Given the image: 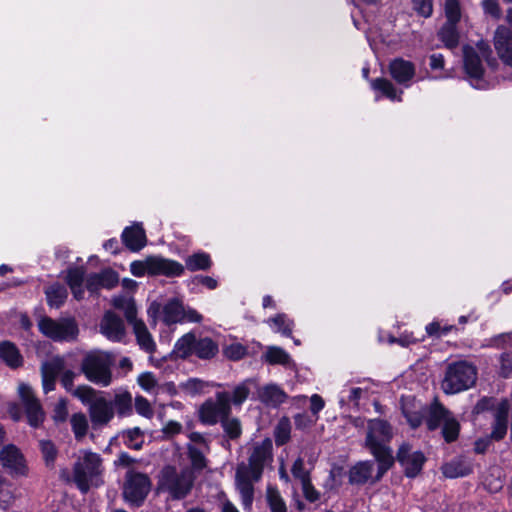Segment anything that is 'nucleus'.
Wrapping results in <instances>:
<instances>
[{
	"label": "nucleus",
	"instance_id": "29",
	"mask_svg": "<svg viewBox=\"0 0 512 512\" xmlns=\"http://www.w3.org/2000/svg\"><path fill=\"white\" fill-rule=\"evenodd\" d=\"M458 23L445 22L438 32V38L445 47L453 49L458 46L460 34L457 28Z\"/></svg>",
	"mask_w": 512,
	"mask_h": 512
},
{
	"label": "nucleus",
	"instance_id": "28",
	"mask_svg": "<svg viewBox=\"0 0 512 512\" xmlns=\"http://www.w3.org/2000/svg\"><path fill=\"white\" fill-rule=\"evenodd\" d=\"M0 358L11 368H17L23 363L18 348L9 341L0 343Z\"/></svg>",
	"mask_w": 512,
	"mask_h": 512
},
{
	"label": "nucleus",
	"instance_id": "22",
	"mask_svg": "<svg viewBox=\"0 0 512 512\" xmlns=\"http://www.w3.org/2000/svg\"><path fill=\"white\" fill-rule=\"evenodd\" d=\"M374 462L373 461H359L353 465L348 472V481L351 485H364L371 480V483H376L373 477Z\"/></svg>",
	"mask_w": 512,
	"mask_h": 512
},
{
	"label": "nucleus",
	"instance_id": "25",
	"mask_svg": "<svg viewBox=\"0 0 512 512\" xmlns=\"http://www.w3.org/2000/svg\"><path fill=\"white\" fill-rule=\"evenodd\" d=\"M133 332L141 350L148 354H153L156 351V343L144 322H136Z\"/></svg>",
	"mask_w": 512,
	"mask_h": 512
},
{
	"label": "nucleus",
	"instance_id": "60",
	"mask_svg": "<svg viewBox=\"0 0 512 512\" xmlns=\"http://www.w3.org/2000/svg\"><path fill=\"white\" fill-rule=\"evenodd\" d=\"M68 416L67 401L64 398L59 399L53 410V418L57 422H64Z\"/></svg>",
	"mask_w": 512,
	"mask_h": 512
},
{
	"label": "nucleus",
	"instance_id": "27",
	"mask_svg": "<svg viewBox=\"0 0 512 512\" xmlns=\"http://www.w3.org/2000/svg\"><path fill=\"white\" fill-rule=\"evenodd\" d=\"M450 412L441 404L434 403L430 406L426 414V425L431 431L443 426L444 421L448 418Z\"/></svg>",
	"mask_w": 512,
	"mask_h": 512
},
{
	"label": "nucleus",
	"instance_id": "14",
	"mask_svg": "<svg viewBox=\"0 0 512 512\" xmlns=\"http://www.w3.org/2000/svg\"><path fill=\"white\" fill-rule=\"evenodd\" d=\"M88 411L93 428L107 425L114 417L113 403L105 397H98L93 401Z\"/></svg>",
	"mask_w": 512,
	"mask_h": 512
},
{
	"label": "nucleus",
	"instance_id": "57",
	"mask_svg": "<svg viewBox=\"0 0 512 512\" xmlns=\"http://www.w3.org/2000/svg\"><path fill=\"white\" fill-rule=\"evenodd\" d=\"M206 384L204 381L200 380V379H197V378H191V379H188L184 384H183V389L190 395H196V394H199L203 391V389L205 388Z\"/></svg>",
	"mask_w": 512,
	"mask_h": 512
},
{
	"label": "nucleus",
	"instance_id": "42",
	"mask_svg": "<svg viewBox=\"0 0 512 512\" xmlns=\"http://www.w3.org/2000/svg\"><path fill=\"white\" fill-rule=\"evenodd\" d=\"M187 450L192 469L195 471L203 470L207 465V459L204 455V449L192 444H188Z\"/></svg>",
	"mask_w": 512,
	"mask_h": 512
},
{
	"label": "nucleus",
	"instance_id": "33",
	"mask_svg": "<svg viewBox=\"0 0 512 512\" xmlns=\"http://www.w3.org/2000/svg\"><path fill=\"white\" fill-rule=\"evenodd\" d=\"M371 87L375 91L380 92L383 96L392 101H401V91L398 93L397 89L391 81L386 78H376L371 81Z\"/></svg>",
	"mask_w": 512,
	"mask_h": 512
},
{
	"label": "nucleus",
	"instance_id": "43",
	"mask_svg": "<svg viewBox=\"0 0 512 512\" xmlns=\"http://www.w3.org/2000/svg\"><path fill=\"white\" fill-rule=\"evenodd\" d=\"M71 394L78 398L84 405H87L88 408L90 407V404L99 397L97 396V391L88 385H80L76 387Z\"/></svg>",
	"mask_w": 512,
	"mask_h": 512
},
{
	"label": "nucleus",
	"instance_id": "62",
	"mask_svg": "<svg viewBox=\"0 0 512 512\" xmlns=\"http://www.w3.org/2000/svg\"><path fill=\"white\" fill-rule=\"evenodd\" d=\"M135 409L138 414L144 416V417H152L153 410L150 406V403L147 399H145L142 396H138L135 399Z\"/></svg>",
	"mask_w": 512,
	"mask_h": 512
},
{
	"label": "nucleus",
	"instance_id": "8",
	"mask_svg": "<svg viewBox=\"0 0 512 512\" xmlns=\"http://www.w3.org/2000/svg\"><path fill=\"white\" fill-rule=\"evenodd\" d=\"M464 68L470 78L479 80L484 74L483 60L494 66L496 59L492 57V50L486 41H478L475 46L463 48Z\"/></svg>",
	"mask_w": 512,
	"mask_h": 512
},
{
	"label": "nucleus",
	"instance_id": "44",
	"mask_svg": "<svg viewBox=\"0 0 512 512\" xmlns=\"http://www.w3.org/2000/svg\"><path fill=\"white\" fill-rule=\"evenodd\" d=\"M459 430V422L450 414L442 426V435L445 441L448 443L455 441L458 438Z\"/></svg>",
	"mask_w": 512,
	"mask_h": 512
},
{
	"label": "nucleus",
	"instance_id": "38",
	"mask_svg": "<svg viewBox=\"0 0 512 512\" xmlns=\"http://www.w3.org/2000/svg\"><path fill=\"white\" fill-rule=\"evenodd\" d=\"M264 358L271 365H288L291 361L290 355L284 349L277 346L268 347Z\"/></svg>",
	"mask_w": 512,
	"mask_h": 512
},
{
	"label": "nucleus",
	"instance_id": "11",
	"mask_svg": "<svg viewBox=\"0 0 512 512\" xmlns=\"http://www.w3.org/2000/svg\"><path fill=\"white\" fill-rule=\"evenodd\" d=\"M150 490V480L142 473L129 472L123 489L124 498L135 506H140Z\"/></svg>",
	"mask_w": 512,
	"mask_h": 512
},
{
	"label": "nucleus",
	"instance_id": "51",
	"mask_svg": "<svg viewBox=\"0 0 512 512\" xmlns=\"http://www.w3.org/2000/svg\"><path fill=\"white\" fill-rule=\"evenodd\" d=\"M269 323L274 324L276 326V331L282 333L286 337H289L292 333L293 324L284 314H278L269 319Z\"/></svg>",
	"mask_w": 512,
	"mask_h": 512
},
{
	"label": "nucleus",
	"instance_id": "61",
	"mask_svg": "<svg viewBox=\"0 0 512 512\" xmlns=\"http://www.w3.org/2000/svg\"><path fill=\"white\" fill-rule=\"evenodd\" d=\"M138 384L146 391H151L157 386V380L153 373L145 372L139 375Z\"/></svg>",
	"mask_w": 512,
	"mask_h": 512
},
{
	"label": "nucleus",
	"instance_id": "17",
	"mask_svg": "<svg viewBox=\"0 0 512 512\" xmlns=\"http://www.w3.org/2000/svg\"><path fill=\"white\" fill-rule=\"evenodd\" d=\"M389 72L398 84L409 87L411 80L416 74V67L411 61L396 58L390 62Z\"/></svg>",
	"mask_w": 512,
	"mask_h": 512
},
{
	"label": "nucleus",
	"instance_id": "19",
	"mask_svg": "<svg viewBox=\"0 0 512 512\" xmlns=\"http://www.w3.org/2000/svg\"><path fill=\"white\" fill-rule=\"evenodd\" d=\"M494 46L499 58L512 67V32L508 28L500 26L496 29Z\"/></svg>",
	"mask_w": 512,
	"mask_h": 512
},
{
	"label": "nucleus",
	"instance_id": "13",
	"mask_svg": "<svg viewBox=\"0 0 512 512\" xmlns=\"http://www.w3.org/2000/svg\"><path fill=\"white\" fill-rule=\"evenodd\" d=\"M397 460L404 468L405 475L414 478L422 470L426 459L421 451H413L409 444H403L398 450Z\"/></svg>",
	"mask_w": 512,
	"mask_h": 512
},
{
	"label": "nucleus",
	"instance_id": "52",
	"mask_svg": "<svg viewBox=\"0 0 512 512\" xmlns=\"http://www.w3.org/2000/svg\"><path fill=\"white\" fill-rule=\"evenodd\" d=\"M290 438V423L288 419L279 421L275 431V441L277 445L285 444Z\"/></svg>",
	"mask_w": 512,
	"mask_h": 512
},
{
	"label": "nucleus",
	"instance_id": "10",
	"mask_svg": "<svg viewBox=\"0 0 512 512\" xmlns=\"http://www.w3.org/2000/svg\"><path fill=\"white\" fill-rule=\"evenodd\" d=\"M200 419L203 423L214 425L231 414V395L228 391H219L215 399L206 400L200 408Z\"/></svg>",
	"mask_w": 512,
	"mask_h": 512
},
{
	"label": "nucleus",
	"instance_id": "15",
	"mask_svg": "<svg viewBox=\"0 0 512 512\" xmlns=\"http://www.w3.org/2000/svg\"><path fill=\"white\" fill-rule=\"evenodd\" d=\"M100 332L108 340L120 342L126 334L124 321L115 313L108 311L100 322Z\"/></svg>",
	"mask_w": 512,
	"mask_h": 512
},
{
	"label": "nucleus",
	"instance_id": "6",
	"mask_svg": "<svg viewBox=\"0 0 512 512\" xmlns=\"http://www.w3.org/2000/svg\"><path fill=\"white\" fill-rule=\"evenodd\" d=\"M147 312L153 318L154 324H156L157 315L160 314L163 323L167 326L184 322L200 323L203 319L200 313L191 307H185L178 298L169 299L164 305L154 301Z\"/></svg>",
	"mask_w": 512,
	"mask_h": 512
},
{
	"label": "nucleus",
	"instance_id": "50",
	"mask_svg": "<svg viewBox=\"0 0 512 512\" xmlns=\"http://www.w3.org/2000/svg\"><path fill=\"white\" fill-rule=\"evenodd\" d=\"M14 500L11 484L0 475V507L6 509Z\"/></svg>",
	"mask_w": 512,
	"mask_h": 512
},
{
	"label": "nucleus",
	"instance_id": "58",
	"mask_svg": "<svg viewBox=\"0 0 512 512\" xmlns=\"http://www.w3.org/2000/svg\"><path fill=\"white\" fill-rule=\"evenodd\" d=\"M414 9L423 17H430L433 13L432 0H412Z\"/></svg>",
	"mask_w": 512,
	"mask_h": 512
},
{
	"label": "nucleus",
	"instance_id": "56",
	"mask_svg": "<svg viewBox=\"0 0 512 512\" xmlns=\"http://www.w3.org/2000/svg\"><path fill=\"white\" fill-rule=\"evenodd\" d=\"M500 375L504 378L512 376V355L509 353H502L499 357Z\"/></svg>",
	"mask_w": 512,
	"mask_h": 512
},
{
	"label": "nucleus",
	"instance_id": "39",
	"mask_svg": "<svg viewBox=\"0 0 512 512\" xmlns=\"http://www.w3.org/2000/svg\"><path fill=\"white\" fill-rule=\"evenodd\" d=\"M114 410L118 415L126 416L132 412V396L129 392L117 393L112 401Z\"/></svg>",
	"mask_w": 512,
	"mask_h": 512
},
{
	"label": "nucleus",
	"instance_id": "30",
	"mask_svg": "<svg viewBox=\"0 0 512 512\" xmlns=\"http://www.w3.org/2000/svg\"><path fill=\"white\" fill-rule=\"evenodd\" d=\"M85 271L81 267L71 268L67 272V283L76 299H81L84 294L83 281Z\"/></svg>",
	"mask_w": 512,
	"mask_h": 512
},
{
	"label": "nucleus",
	"instance_id": "4",
	"mask_svg": "<svg viewBox=\"0 0 512 512\" xmlns=\"http://www.w3.org/2000/svg\"><path fill=\"white\" fill-rule=\"evenodd\" d=\"M115 357L111 352L93 350L82 359L80 371L85 378L100 387H108L112 383V366Z\"/></svg>",
	"mask_w": 512,
	"mask_h": 512
},
{
	"label": "nucleus",
	"instance_id": "12",
	"mask_svg": "<svg viewBox=\"0 0 512 512\" xmlns=\"http://www.w3.org/2000/svg\"><path fill=\"white\" fill-rule=\"evenodd\" d=\"M19 395L29 424L33 427H38L45 418V413L39 400L35 397L31 387L26 384L19 386Z\"/></svg>",
	"mask_w": 512,
	"mask_h": 512
},
{
	"label": "nucleus",
	"instance_id": "20",
	"mask_svg": "<svg viewBox=\"0 0 512 512\" xmlns=\"http://www.w3.org/2000/svg\"><path fill=\"white\" fill-rule=\"evenodd\" d=\"M509 411V401L507 399L501 400L494 412V422L492 424V431L490 434L493 440L500 441L506 436Z\"/></svg>",
	"mask_w": 512,
	"mask_h": 512
},
{
	"label": "nucleus",
	"instance_id": "9",
	"mask_svg": "<svg viewBox=\"0 0 512 512\" xmlns=\"http://www.w3.org/2000/svg\"><path fill=\"white\" fill-rule=\"evenodd\" d=\"M39 330L53 341H74L79 333L78 325L73 318L54 320L42 317L38 322Z\"/></svg>",
	"mask_w": 512,
	"mask_h": 512
},
{
	"label": "nucleus",
	"instance_id": "23",
	"mask_svg": "<svg viewBox=\"0 0 512 512\" xmlns=\"http://www.w3.org/2000/svg\"><path fill=\"white\" fill-rule=\"evenodd\" d=\"M122 241L129 250L137 252L146 245L145 231L138 224L126 227L122 233Z\"/></svg>",
	"mask_w": 512,
	"mask_h": 512
},
{
	"label": "nucleus",
	"instance_id": "18",
	"mask_svg": "<svg viewBox=\"0 0 512 512\" xmlns=\"http://www.w3.org/2000/svg\"><path fill=\"white\" fill-rule=\"evenodd\" d=\"M150 275H164L167 277H177L183 274L184 266L170 259L162 257H148Z\"/></svg>",
	"mask_w": 512,
	"mask_h": 512
},
{
	"label": "nucleus",
	"instance_id": "34",
	"mask_svg": "<svg viewBox=\"0 0 512 512\" xmlns=\"http://www.w3.org/2000/svg\"><path fill=\"white\" fill-rule=\"evenodd\" d=\"M211 259L207 253L200 252L190 255L185 260V266L189 271L208 270L211 267Z\"/></svg>",
	"mask_w": 512,
	"mask_h": 512
},
{
	"label": "nucleus",
	"instance_id": "41",
	"mask_svg": "<svg viewBox=\"0 0 512 512\" xmlns=\"http://www.w3.org/2000/svg\"><path fill=\"white\" fill-rule=\"evenodd\" d=\"M124 444L131 449L140 450L144 443V436L140 428L128 429L122 434Z\"/></svg>",
	"mask_w": 512,
	"mask_h": 512
},
{
	"label": "nucleus",
	"instance_id": "3",
	"mask_svg": "<svg viewBox=\"0 0 512 512\" xmlns=\"http://www.w3.org/2000/svg\"><path fill=\"white\" fill-rule=\"evenodd\" d=\"M392 436V428L387 421L382 419L369 420L365 445L378 462L375 481H380L394 464L392 450L387 446Z\"/></svg>",
	"mask_w": 512,
	"mask_h": 512
},
{
	"label": "nucleus",
	"instance_id": "63",
	"mask_svg": "<svg viewBox=\"0 0 512 512\" xmlns=\"http://www.w3.org/2000/svg\"><path fill=\"white\" fill-rule=\"evenodd\" d=\"M303 495L309 502H316L320 498V493L315 489L311 483V479H306L305 482L301 483Z\"/></svg>",
	"mask_w": 512,
	"mask_h": 512
},
{
	"label": "nucleus",
	"instance_id": "46",
	"mask_svg": "<svg viewBox=\"0 0 512 512\" xmlns=\"http://www.w3.org/2000/svg\"><path fill=\"white\" fill-rule=\"evenodd\" d=\"M402 412L412 428L419 427L422 424L424 417L426 416V413L422 407L411 410L408 408V406L403 405Z\"/></svg>",
	"mask_w": 512,
	"mask_h": 512
},
{
	"label": "nucleus",
	"instance_id": "37",
	"mask_svg": "<svg viewBox=\"0 0 512 512\" xmlns=\"http://www.w3.org/2000/svg\"><path fill=\"white\" fill-rule=\"evenodd\" d=\"M266 501L271 512H287L286 503L277 488L267 487Z\"/></svg>",
	"mask_w": 512,
	"mask_h": 512
},
{
	"label": "nucleus",
	"instance_id": "40",
	"mask_svg": "<svg viewBox=\"0 0 512 512\" xmlns=\"http://www.w3.org/2000/svg\"><path fill=\"white\" fill-rule=\"evenodd\" d=\"M226 436L230 440H237L242 434V425L238 418L231 417L230 415L220 422Z\"/></svg>",
	"mask_w": 512,
	"mask_h": 512
},
{
	"label": "nucleus",
	"instance_id": "32",
	"mask_svg": "<svg viewBox=\"0 0 512 512\" xmlns=\"http://www.w3.org/2000/svg\"><path fill=\"white\" fill-rule=\"evenodd\" d=\"M218 353V345L209 337L196 340L193 354L200 359H211Z\"/></svg>",
	"mask_w": 512,
	"mask_h": 512
},
{
	"label": "nucleus",
	"instance_id": "47",
	"mask_svg": "<svg viewBox=\"0 0 512 512\" xmlns=\"http://www.w3.org/2000/svg\"><path fill=\"white\" fill-rule=\"evenodd\" d=\"M39 446H40V450L43 455L45 464L48 467H53L56 457H57V449H56L54 443H52L49 440H41L39 442Z\"/></svg>",
	"mask_w": 512,
	"mask_h": 512
},
{
	"label": "nucleus",
	"instance_id": "16",
	"mask_svg": "<svg viewBox=\"0 0 512 512\" xmlns=\"http://www.w3.org/2000/svg\"><path fill=\"white\" fill-rule=\"evenodd\" d=\"M0 461L3 467L10 470L15 475H24L26 473V465L20 450L10 444L3 447L0 452Z\"/></svg>",
	"mask_w": 512,
	"mask_h": 512
},
{
	"label": "nucleus",
	"instance_id": "53",
	"mask_svg": "<svg viewBox=\"0 0 512 512\" xmlns=\"http://www.w3.org/2000/svg\"><path fill=\"white\" fill-rule=\"evenodd\" d=\"M223 353L228 359L238 361L246 355L247 349L240 343H232L223 349Z\"/></svg>",
	"mask_w": 512,
	"mask_h": 512
},
{
	"label": "nucleus",
	"instance_id": "26",
	"mask_svg": "<svg viewBox=\"0 0 512 512\" xmlns=\"http://www.w3.org/2000/svg\"><path fill=\"white\" fill-rule=\"evenodd\" d=\"M442 472L447 478L464 477L472 472V465L465 458H456L443 465Z\"/></svg>",
	"mask_w": 512,
	"mask_h": 512
},
{
	"label": "nucleus",
	"instance_id": "31",
	"mask_svg": "<svg viewBox=\"0 0 512 512\" xmlns=\"http://www.w3.org/2000/svg\"><path fill=\"white\" fill-rule=\"evenodd\" d=\"M196 340L194 333H186L176 341L173 353L182 359L189 357L193 354Z\"/></svg>",
	"mask_w": 512,
	"mask_h": 512
},
{
	"label": "nucleus",
	"instance_id": "48",
	"mask_svg": "<svg viewBox=\"0 0 512 512\" xmlns=\"http://www.w3.org/2000/svg\"><path fill=\"white\" fill-rule=\"evenodd\" d=\"M446 22L458 23L461 19V7L458 0L445 1Z\"/></svg>",
	"mask_w": 512,
	"mask_h": 512
},
{
	"label": "nucleus",
	"instance_id": "35",
	"mask_svg": "<svg viewBox=\"0 0 512 512\" xmlns=\"http://www.w3.org/2000/svg\"><path fill=\"white\" fill-rule=\"evenodd\" d=\"M254 385V381L252 379H247L237 386L234 387L233 391L230 393L231 395V404L234 406H241L249 397L251 392V387Z\"/></svg>",
	"mask_w": 512,
	"mask_h": 512
},
{
	"label": "nucleus",
	"instance_id": "24",
	"mask_svg": "<svg viewBox=\"0 0 512 512\" xmlns=\"http://www.w3.org/2000/svg\"><path fill=\"white\" fill-rule=\"evenodd\" d=\"M258 397L267 406L277 407L286 401L287 394L279 386L269 384L258 390Z\"/></svg>",
	"mask_w": 512,
	"mask_h": 512
},
{
	"label": "nucleus",
	"instance_id": "54",
	"mask_svg": "<svg viewBox=\"0 0 512 512\" xmlns=\"http://www.w3.org/2000/svg\"><path fill=\"white\" fill-rule=\"evenodd\" d=\"M291 472L294 478L298 479L301 483L305 482L306 479H311L309 471L304 467V460L300 457L294 461Z\"/></svg>",
	"mask_w": 512,
	"mask_h": 512
},
{
	"label": "nucleus",
	"instance_id": "7",
	"mask_svg": "<svg viewBox=\"0 0 512 512\" xmlns=\"http://www.w3.org/2000/svg\"><path fill=\"white\" fill-rule=\"evenodd\" d=\"M476 379L477 369L472 363L453 362L447 366L442 389L446 394H456L472 387Z\"/></svg>",
	"mask_w": 512,
	"mask_h": 512
},
{
	"label": "nucleus",
	"instance_id": "49",
	"mask_svg": "<svg viewBox=\"0 0 512 512\" xmlns=\"http://www.w3.org/2000/svg\"><path fill=\"white\" fill-rule=\"evenodd\" d=\"M94 279L99 280L102 284V287L106 289L115 287L119 281L118 274L111 269H106L100 273H95Z\"/></svg>",
	"mask_w": 512,
	"mask_h": 512
},
{
	"label": "nucleus",
	"instance_id": "36",
	"mask_svg": "<svg viewBox=\"0 0 512 512\" xmlns=\"http://www.w3.org/2000/svg\"><path fill=\"white\" fill-rule=\"evenodd\" d=\"M47 302L51 307H60L67 298V289L61 284L48 287L45 291Z\"/></svg>",
	"mask_w": 512,
	"mask_h": 512
},
{
	"label": "nucleus",
	"instance_id": "1",
	"mask_svg": "<svg viewBox=\"0 0 512 512\" xmlns=\"http://www.w3.org/2000/svg\"><path fill=\"white\" fill-rule=\"evenodd\" d=\"M272 457V442L265 439L253 447L248 463L241 462L236 469V486L245 508H250L254 499L253 484L262 477L265 463Z\"/></svg>",
	"mask_w": 512,
	"mask_h": 512
},
{
	"label": "nucleus",
	"instance_id": "59",
	"mask_svg": "<svg viewBox=\"0 0 512 512\" xmlns=\"http://www.w3.org/2000/svg\"><path fill=\"white\" fill-rule=\"evenodd\" d=\"M481 6L484 13L491 16L492 18L499 19L501 17V9L496 0H483Z\"/></svg>",
	"mask_w": 512,
	"mask_h": 512
},
{
	"label": "nucleus",
	"instance_id": "55",
	"mask_svg": "<svg viewBox=\"0 0 512 512\" xmlns=\"http://www.w3.org/2000/svg\"><path fill=\"white\" fill-rule=\"evenodd\" d=\"M59 377L61 385L67 392L71 393L75 389L74 380L77 377V373L70 369H65L64 367L63 372L60 373Z\"/></svg>",
	"mask_w": 512,
	"mask_h": 512
},
{
	"label": "nucleus",
	"instance_id": "21",
	"mask_svg": "<svg viewBox=\"0 0 512 512\" xmlns=\"http://www.w3.org/2000/svg\"><path fill=\"white\" fill-rule=\"evenodd\" d=\"M63 368L64 360L60 357H55L42 365L41 375L44 393H49L55 389L56 379L63 372Z\"/></svg>",
	"mask_w": 512,
	"mask_h": 512
},
{
	"label": "nucleus",
	"instance_id": "2",
	"mask_svg": "<svg viewBox=\"0 0 512 512\" xmlns=\"http://www.w3.org/2000/svg\"><path fill=\"white\" fill-rule=\"evenodd\" d=\"M102 458L99 454L84 451L79 455L73 465V475L70 476L67 469H63L60 477L66 482L75 483L82 494L88 493L91 488H98L103 485Z\"/></svg>",
	"mask_w": 512,
	"mask_h": 512
},
{
	"label": "nucleus",
	"instance_id": "45",
	"mask_svg": "<svg viewBox=\"0 0 512 512\" xmlns=\"http://www.w3.org/2000/svg\"><path fill=\"white\" fill-rule=\"evenodd\" d=\"M71 426L76 439L83 438L88 430V421L83 413L73 414L71 417Z\"/></svg>",
	"mask_w": 512,
	"mask_h": 512
},
{
	"label": "nucleus",
	"instance_id": "5",
	"mask_svg": "<svg viewBox=\"0 0 512 512\" xmlns=\"http://www.w3.org/2000/svg\"><path fill=\"white\" fill-rule=\"evenodd\" d=\"M195 478L192 469L178 470L174 466H166L160 473L158 489L167 493L172 500H181L190 494Z\"/></svg>",
	"mask_w": 512,
	"mask_h": 512
},
{
	"label": "nucleus",
	"instance_id": "64",
	"mask_svg": "<svg viewBox=\"0 0 512 512\" xmlns=\"http://www.w3.org/2000/svg\"><path fill=\"white\" fill-rule=\"evenodd\" d=\"M495 402L496 400L493 397H483L480 400H478V402L473 408V412L476 414H480L485 411L492 410L495 407Z\"/></svg>",
	"mask_w": 512,
	"mask_h": 512
}]
</instances>
